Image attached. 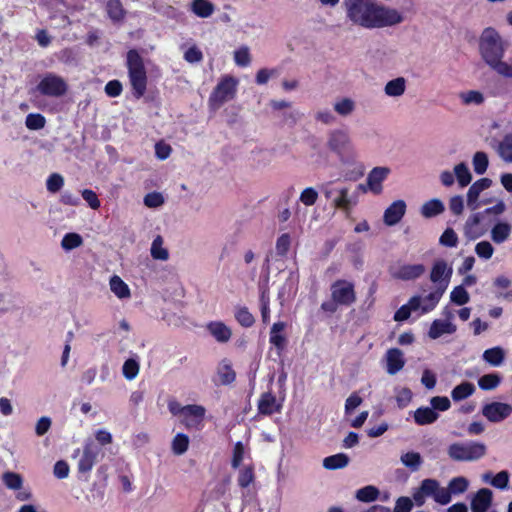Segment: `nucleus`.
Returning a JSON list of instances; mask_svg holds the SVG:
<instances>
[{"label":"nucleus","mask_w":512,"mask_h":512,"mask_svg":"<svg viewBox=\"0 0 512 512\" xmlns=\"http://www.w3.org/2000/svg\"><path fill=\"white\" fill-rule=\"evenodd\" d=\"M343 6L347 20L364 29L394 27L405 20L400 10L379 4L375 0H343Z\"/></svg>","instance_id":"1"},{"label":"nucleus","mask_w":512,"mask_h":512,"mask_svg":"<svg viewBox=\"0 0 512 512\" xmlns=\"http://www.w3.org/2000/svg\"><path fill=\"white\" fill-rule=\"evenodd\" d=\"M478 46L486 65L499 76L512 79V64L504 60L507 45L498 30L494 27L484 28L479 36Z\"/></svg>","instance_id":"2"},{"label":"nucleus","mask_w":512,"mask_h":512,"mask_svg":"<svg viewBox=\"0 0 512 512\" xmlns=\"http://www.w3.org/2000/svg\"><path fill=\"white\" fill-rule=\"evenodd\" d=\"M326 145L337 156L343 168L352 167L359 176L363 174V166L358 161V150L347 131L333 130L328 136Z\"/></svg>","instance_id":"3"},{"label":"nucleus","mask_w":512,"mask_h":512,"mask_svg":"<svg viewBox=\"0 0 512 512\" xmlns=\"http://www.w3.org/2000/svg\"><path fill=\"white\" fill-rule=\"evenodd\" d=\"M127 68L133 94L140 98L146 92L147 74L143 60L137 51L130 50L127 53Z\"/></svg>","instance_id":"4"},{"label":"nucleus","mask_w":512,"mask_h":512,"mask_svg":"<svg viewBox=\"0 0 512 512\" xmlns=\"http://www.w3.org/2000/svg\"><path fill=\"white\" fill-rule=\"evenodd\" d=\"M412 496L417 506H423L428 497H431L440 505L450 503V497L446 492V488L441 486L439 481L432 478L424 479L420 486L414 490Z\"/></svg>","instance_id":"5"},{"label":"nucleus","mask_w":512,"mask_h":512,"mask_svg":"<svg viewBox=\"0 0 512 512\" xmlns=\"http://www.w3.org/2000/svg\"><path fill=\"white\" fill-rule=\"evenodd\" d=\"M447 454L453 461L472 462L484 457L486 446L475 441L455 442L448 446Z\"/></svg>","instance_id":"6"},{"label":"nucleus","mask_w":512,"mask_h":512,"mask_svg":"<svg viewBox=\"0 0 512 512\" xmlns=\"http://www.w3.org/2000/svg\"><path fill=\"white\" fill-rule=\"evenodd\" d=\"M238 80L232 76H224L209 97V106L216 110L236 95Z\"/></svg>","instance_id":"7"},{"label":"nucleus","mask_w":512,"mask_h":512,"mask_svg":"<svg viewBox=\"0 0 512 512\" xmlns=\"http://www.w3.org/2000/svg\"><path fill=\"white\" fill-rule=\"evenodd\" d=\"M67 88V83L62 77L47 73L39 79L36 91L44 96L60 97L67 92Z\"/></svg>","instance_id":"8"},{"label":"nucleus","mask_w":512,"mask_h":512,"mask_svg":"<svg viewBox=\"0 0 512 512\" xmlns=\"http://www.w3.org/2000/svg\"><path fill=\"white\" fill-rule=\"evenodd\" d=\"M99 453L100 449L95 444V442L92 440H87L82 452H80V450H76L74 452V457L79 455L77 463L78 470L82 473L90 472L97 461Z\"/></svg>","instance_id":"9"},{"label":"nucleus","mask_w":512,"mask_h":512,"mask_svg":"<svg viewBox=\"0 0 512 512\" xmlns=\"http://www.w3.org/2000/svg\"><path fill=\"white\" fill-rule=\"evenodd\" d=\"M491 186V179L480 178L469 187L466 194V202L470 210L475 211L489 202L488 200H481L480 196L483 191L489 189Z\"/></svg>","instance_id":"10"},{"label":"nucleus","mask_w":512,"mask_h":512,"mask_svg":"<svg viewBox=\"0 0 512 512\" xmlns=\"http://www.w3.org/2000/svg\"><path fill=\"white\" fill-rule=\"evenodd\" d=\"M452 273L453 268L446 261H435L430 272V280L437 284L435 290H443L444 293L449 285Z\"/></svg>","instance_id":"11"},{"label":"nucleus","mask_w":512,"mask_h":512,"mask_svg":"<svg viewBox=\"0 0 512 512\" xmlns=\"http://www.w3.org/2000/svg\"><path fill=\"white\" fill-rule=\"evenodd\" d=\"M512 414V405L504 402H491L482 407V415L490 422L499 423Z\"/></svg>","instance_id":"12"},{"label":"nucleus","mask_w":512,"mask_h":512,"mask_svg":"<svg viewBox=\"0 0 512 512\" xmlns=\"http://www.w3.org/2000/svg\"><path fill=\"white\" fill-rule=\"evenodd\" d=\"M333 300L342 305H349L355 301L354 285L346 280L336 281L331 287Z\"/></svg>","instance_id":"13"},{"label":"nucleus","mask_w":512,"mask_h":512,"mask_svg":"<svg viewBox=\"0 0 512 512\" xmlns=\"http://www.w3.org/2000/svg\"><path fill=\"white\" fill-rule=\"evenodd\" d=\"M205 414L206 409L201 405H186L181 422L187 429L198 430L203 427Z\"/></svg>","instance_id":"14"},{"label":"nucleus","mask_w":512,"mask_h":512,"mask_svg":"<svg viewBox=\"0 0 512 512\" xmlns=\"http://www.w3.org/2000/svg\"><path fill=\"white\" fill-rule=\"evenodd\" d=\"M425 266L420 263L416 264H400L391 270V275L394 279L410 281L421 277L425 273Z\"/></svg>","instance_id":"15"},{"label":"nucleus","mask_w":512,"mask_h":512,"mask_svg":"<svg viewBox=\"0 0 512 512\" xmlns=\"http://www.w3.org/2000/svg\"><path fill=\"white\" fill-rule=\"evenodd\" d=\"M452 315L446 319H435L432 321L429 330L428 337L432 340H436L444 335L454 334L457 330V326L452 321Z\"/></svg>","instance_id":"16"},{"label":"nucleus","mask_w":512,"mask_h":512,"mask_svg":"<svg viewBox=\"0 0 512 512\" xmlns=\"http://www.w3.org/2000/svg\"><path fill=\"white\" fill-rule=\"evenodd\" d=\"M391 170L389 167L378 166L373 168L366 179L367 190L373 194H380L382 192V183L388 177Z\"/></svg>","instance_id":"17"},{"label":"nucleus","mask_w":512,"mask_h":512,"mask_svg":"<svg viewBox=\"0 0 512 512\" xmlns=\"http://www.w3.org/2000/svg\"><path fill=\"white\" fill-rule=\"evenodd\" d=\"M407 205L404 200L393 201L383 213V222L387 226L397 225L406 213Z\"/></svg>","instance_id":"18"},{"label":"nucleus","mask_w":512,"mask_h":512,"mask_svg":"<svg viewBox=\"0 0 512 512\" xmlns=\"http://www.w3.org/2000/svg\"><path fill=\"white\" fill-rule=\"evenodd\" d=\"M205 329L210 336L218 343H227L231 340L233 331L230 326L220 320L210 321Z\"/></svg>","instance_id":"19"},{"label":"nucleus","mask_w":512,"mask_h":512,"mask_svg":"<svg viewBox=\"0 0 512 512\" xmlns=\"http://www.w3.org/2000/svg\"><path fill=\"white\" fill-rule=\"evenodd\" d=\"M442 296L443 290H434L425 296L414 295L412 297L416 299L418 314L424 315L436 308Z\"/></svg>","instance_id":"20"},{"label":"nucleus","mask_w":512,"mask_h":512,"mask_svg":"<svg viewBox=\"0 0 512 512\" xmlns=\"http://www.w3.org/2000/svg\"><path fill=\"white\" fill-rule=\"evenodd\" d=\"M493 493L487 488L478 490L471 498L472 512H487L492 505Z\"/></svg>","instance_id":"21"},{"label":"nucleus","mask_w":512,"mask_h":512,"mask_svg":"<svg viewBox=\"0 0 512 512\" xmlns=\"http://www.w3.org/2000/svg\"><path fill=\"white\" fill-rule=\"evenodd\" d=\"M512 234V224L505 220L496 221L490 230V238L495 244L508 241Z\"/></svg>","instance_id":"22"},{"label":"nucleus","mask_w":512,"mask_h":512,"mask_svg":"<svg viewBox=\"0 0 512 512\" xmlns=\"http://www.w3.org/2000/svg\"><path fill=\"white\" fill-rule=\"evenodd\" d=\"M386 371L390 375H395L401 371L405 365L403 352L398 348H391L386 352Z\"/></svg>","instance_id":"23"},{"label":"nucleus","mask_w":512,"mask_h":512,"mask_svg":"<svg viewBox=\"0 0 512 512\" xmlns=\"http://www.w3.org/2000/svg\"><path fill=\"white\" fill-rule=\"evenodd\" d=\"M109 289L112 294L120 301L129 300L132 296L129 285L119 276L112 275L109 278Z\"/></svg>","instance_id":"24"},{"label":"nucleus","mask_w":512,"mask_h":512,"mask_svg":"<svg viewBox=\"0 0 512 512\" xmlns=\"http://www.w3.org/2000/svg\"><path fill=\"white\" fill-rule=\"evenodd\" d=\"M286 324L282 321L275 322L269 333V342L273 345L279 353H281L287 344L285 335Z\"/></svg>","instance_id":"25"},{"label":"nucleus","mask_w":512,"mask_h":512,"mask_svg":"<svg viewBox=\"0 0 512 512\" xmlns=\"http://www.w3.org/2000/svg\"><path fill=\"white\" fill-rule=\"evenodd\" d=\"M298 283H299V274L297 272L291 271L283 286L281 287L278 297L283 304L285 301L292 299L298 289Z\"/></svg>","instance_id":"26"},{"label":"nucleus","mask_w":512,"mask_h":512,"mask_svg":"<svg viewBox=\"0 0 512 512\" xmlns=\"http://www.w3.org/2000/svg\"><path fill=\"white\" fill-rule=\"evenodd\" d=\"M282 403L272 393H264L258 401V410L261 414L271 415L280 411Z\"/></svg>","instance_id":"27"},{"label":"nucleus","mask_w":512,"mask_h":512,"mask_svg":"<svg viewBox=\"0 0 512 512\" xmlns=\"http://www.w3.org/2000/svg\"><path fill=\"white\" fill-rule=\"evenodd\" d=\"M407 81L404 77H397L388 81L384 86V93L388 97L399 98L404 95Z\"/></svg>","instance_id":"28"},{"label":"nucleus","mask_w":512,"mask_h":512,"mask_svg":"<svg viewBox=\"0 0 512 512\" xmlns=\"http://www.w3.org/2000/svg\"><path fill=\"white\" fill-rule=\"evenodd\" d=\"M333 109L339 116L348 117L356 110V103L350 97H340L334 101Z\"/></svg>","instance_id":"29"},{"label":"nucleus","mask_w":512,"mask_h":512,"mask_svg":"<svg viewBox=\"0 0 512 512\" xmlns=\"http://www.w3.org/2000/svg\"><path fill=\"white\" fill-rule=\"evenodd\" d=\"M483 360L493 367H499L503 364L505 359V351L500 346H495L486 349L482 354Z\"/></svg>","instance_id":"30"},{"label":"nucleus","mask_w":512,"mask_h":512,"mask_svg":"<svg viewBox=\"0 0 512 512\" xmlns=\"http://www.w3.org/2000/svg\"><path fill=\"white\" fill-rule=\"evenodd\" d=\"M453 174L455 181L458 183L460 188L468 186L472 181V174L465 162L457 163L453 167Z\"/></svg>","instance_id":"31"},{"label":"nucleus","mask_w":512,"mask_h":512,"mask_svg":"<svg viewBox=\"0 0 512 512\" xmlns=\"http://www.w3.org/2000/svg\"><path fill=\"white\" fill-rule=\"evenodd\" d=\"M445 488L451 501L452 496L461 495L468 490L469 481L463 476L454 477L448 482V485Z\"/></svg>","instance_id":"32"},{"label":"nucleus","mask_w":512,"mask_h":512,"mask_svg":"<svg viewBox=\"0 0 512 512\" xmlns=\"http://www.w3.org/2000/svg\"><path fill=\"white\" fill-rule=\"evenodd\" d=\"M217 375L221 384L228 385L234 382L236 374L228 359H224L218 364Z\"/></svg>","instance_id":"33"},{"label":"nucleus","mask_w":512,"mask_h":512,"mask_svg":"<svg viewBox=\"0 0 512 512\" xmlns=\"http://www.w3.org/2000/svg\"><path fill=\"white\" fill-rule=\"evenodd\" d=\"M150 255L157 261H167L169 259V251L164 245V240L160 235L153 239L150 246Z\"/></svg>","instance_id":"34"},{"label":"nucleus","mask_w":512,"mask_h":512,"mask_svg":"<svg viewBox=\"0 0 512 512\" xmlns=\"http://www.w3.org/2000/svg\"><path fill=\"white\" fill-rule=\"evenodd\" d=\"M444 209V203L438 198H433L421 206L420 212L423 217L431 218L443 213Z\"/></svg>","instance_id":"35"},{"label":"nucleus","mask_w":512,"mask_h":512,"mask_svg":"<svg viewBox=\"0 0 512 512\" xmlns=\"http://www.w3.org/2000/svg\"><path fill=\"white\" fill-rule=\"evenodd\" d=\"M439 415L431 407H420L414 412V421L418 425H428L434 423Z\"/></svg>","instance_id":"36"},{"label":"nucleus","mask_w":512,"mask_h":512,"mask_svg":"<svg viewBox=\"0 0 512 512\" xmlns=\"http://www.w3.org/2000/svg\"><path fill=\"white\" fill-rule=\"evenodd\" d=\"M481 222V215L479 213L472 214L464 225V234L469 239H476L482 235V232L479 230V225Z\"/></svg>","instance_id":"37"},{"label":"nucleus","mask_w":512,"mask_h":512,"mask_svg":"<svg viewBox=\"0 0 512 512\" xmlns=\"http://www.w3.org/2000/svg\"><path fill=\"white\" fill-rule=\"evenodd\" d=\"M416 303V299L411 297L407 303L403 304L396 310L393 316V320L395 322H404L410 318L412 313H418Z\"/></svg>","instance_id":"38"},{"label":"nucleus","mask_w":512,"mask_h":512,"mask_svg":"<svg viewBox=\"0 0 512 512\" xmlns=\"http://www.w3.org/2000/svg\"><path fill=\"white\" fill-rule=\"evenodd\" d=\"M349 463V457L344 453L328 456L323 460V467L328 470L344 468Z\"/></svg>","instance_id":"39"},{"label":"nucleus","mask_w":512,"mask_h":512,"mask_svg":"<svg viewBox=\"0 0 512 512\" xmlns=\"http://www.w3.org/2000/svg\"><path fill=\"white\" fill-rule=\"evenodd\" d=\"M333 192L335 193V197L333 199L334 206L340 209H348L350 205L348 189L343 187L335 190H327L325 192L326 197H331Z\"/></svg>","instance_id":"40"},{"label":"nucleus","mask_w":512,"mask_h":512,"mask_svg":"<svg viewBox=\"0 0 512 512\" xmlns=\"http://www.w3.org/2000/svg\"><path fill=\"white\" fill-rule=\"evenodd\" d=\"M380 495L379 489L374 485H367L358 489L355 497L358 501L363 503L373 502L378 499Z\"/></svg>","instance_id":"41"},{"label":"nucleus","mask_w":512,"mask_h":512,"mask_svg":"<svg viewBox=\"0 0 512 512\" xmlns=\"http://www.w3.org/2000/svg\"><path fill=\"white\" fill-rule=\"evenodd\" d=\"M400 462L411 471H417L422 465V457L418 452L408 451L400 456Z\"/></svg>","instance_id":"42"},{"label":"nucleus","mask_w":512,"mask_h":512,"mask_svg":"<svg viewBox=\"0 0 512 512\" xmlns=\"http://www.w3.org/2000/svg\"><path fill=\"white\" fill-rule=\"evenodd\" d=\"M475 392V386L470 382H462L455 386L451 391V397L454 401H461L470 397Z\"/></svg>","instance_id":"43"},{"label":"nucleus","mask_w":512,"mask_h":512,"mask_svg":"<svg viewBox=\"0 0 512 512\" xmlns=\"http://www.w3.org/2000/svg\"><path fill=\"white\" fill-rule=\"evenodd\" d=\"M255 481L254 467L247 465L239 469L237 482L241 488L251 486Z\"/></svg>","instance_id":"44"},{"label":"nucleus","mask_w":512,"mask_h":512,"mask_svg":"<svg viewBox=\"0 0 512 512\" xmlns=\"http://www.w3.org/2000/svg\"><path fill=\"white\" fill-rule=\"evenodd\" d=\"M190 439L184 433H177L171 442V449L175 455L184 454L189 447Z\"/></svg>","instance_id":"45"},{"label":"nucleus","mask_w":512,"mask_h":512,"mask_svg":"<svg viewBox=\"0 0 512 512\" xmlns=\"http://www.w3.org/2000/svg\"><path fill=\"white\" fill-rule=\"evenodd\" d=\"M83 245V238L75 232L66 233L61 240V248L65 251H71Z\"/></svg>","instance_id":"46"},{"label":"nucleus","mask_w":512,"mask_h":512,"mask_svg":"<svg viewBox=\"0 0 512 512\" xmlns=\"http://www.w3.org/2000/svg\"><path fill=\"white\" fill-rule=\"evenodd\" d=\"M249 457V449L242 442H237L234 445L232 453V466L234 468L240 467L243 461Z\"/></svg>","instance_id":"47"},{"label":"nucleus","mask_w":512,"mask_h":512,"mask_svg":"<svg viewBox=\"0 0 512 512\" xmlns=\"http://www.w3.org/2000/svg\"><path fill=\"white\" fill-rule=\"evenodd\" d=\"M139 370L140 364L135 358L127 359L122 367L123 376L129 381L134 380L138 376Z\"/></svg>","instance_id":"48"},{"label":"nucleus","mask_w":512,"mask_h":512,"mask_svg":"<svg viewBox=\"0 0 512 512\" xmlns=\"http://www.w3.org/2000/svg\"><path fill=\"white\" fill-rule=\"evenodd\" d=\"M2 481L8 489L13 491L20 490L23 487V478L15 472H5Z\"/></svg>","instance_id":"49"},{"label":"nucleus","mask_w":512,"mask_h":512,"mask_svg":"<svg viewBox=\"0 0 512 512\" xmlns=\"http://www.w3.org/2000/svg\"><path fill=\"white\" fill-rule=\"evenodd\" d=\"M472 164L474 172L477 175H482L487 171L489 160L486 153L478 151L473 155Z\"/></svg>","instance_id":"50"},{"label":"nucleus","mask_w":512,"mask_h":512,"mask_svg":"<svg viewBox=\"0 0 512 512\" xmlns=\"http://www.w3.org/2000/svg\"><path fill=\"white\" fill-rule=\"evenodd\" d=\"M462 103L466 105H480L485 101V97L482 92L478 90H468L460 93L459 95Z\"/></svg>","instance_id":"51"},{"label":"nucleus","mask_w":512,"mask_h":512,"mask_svg":"<svg viewBox=\"0 0 512 512\" xmlns=\"http://www.w3.org/2000/svg\"><path fill=\"white\" fill-rule=\"evenodd\" d=\"M470 296L463 286H456L450 292V301L456 305L462 306L469 302Z\"/></svg>","instance_id":"52"},{"label":"nucleus","mask_w":512,"mask_h":512,"mask_svg":"<svg viewBox=\"0 0 512 512\" xmlns=\"http://www.w3.org/2000/svg\"><path fill=\"white\" fill-rule=\"evenodd\" d=\"M474 251L480 259L489 260L492 258L495 249L491 242L482 240L475 245Z\"/></svg>","instance_id":"53"},{"label":"nucleus","mask_w":512,"mask_h":512,"mask_svg":"<svg viewBox=\"0 0 512 512\" xmlns=\"http://www.w3.org/2000/svg\"><path fill=\"white\" fill-rule=\"evenodd\" d=\"M501 378L496 373L486 374L479 378L478 385L482 390H493L499 386Z\"/></svg>","instance_id":"54"},{"label":"nucleus","mask_w":512,"mask_h":512,"mask_svg":"<svg viewBox=\"0 0 512 512\" xmlns=\"http://www.w3.org/2000/svg\"><path fill=\"white\" fill-rule=\"evenodd\" d=\"M192 11L199 17L206 18L213 12V6L206 0H195L192 3Z\"/></svg>","instance_id":"55"},{"label":"nucleus","mask_w":512,"mask_h":512,"mask_svg":"<svg viewBox=\"0 0 512 512\" xmlns=\"http://www.w3.org/2000/svg\"><path fill=\"white\" fill-rule=\"evenodd\" d=\"M233 59L237 66L247 67L251 63V55L248 47H240L233 53Z\"/></svg>","instance_id":"56"},{"label":"nucleus","mask_w":512,"mask_h":512,"mask_svg":"<svg viewBox=\"0 0 512 512\" xmlns=\"http://www.w3.org/2000/svg\"><path fill=\"white\" fill-rule=\"evenodd\" d=\"M143 202L148 208H158L164 204L165 197L162 193L153 191L144 196Z\"/></svg>","instance_id":"57"},{"label":"nucleus","mask_w":512,"mask_h":512,"mask_svg":"<svg viewBox=\"0 0 512 512\" xmlns=\"http://www.w3.org/2000/svg\"><path fill=\"white\" fill-rule=\"evenodd\" d=\"M442 246L454 248L458 245V235L452 228H447L439 238Z\"/></svg>","instance_id":"58"},{"label":"nucleus","mask_w":512,"mask_h":512,"mask_svg":"<svg viewBox=\"0 0 512 512\" xmlns=\"http://www.w3.org/2000/svg\"><path fill=\"white\" fill-rule=\"evenodd\" d=\"M235 319L237 320V322L240 325H242L244 327H250L255 322V319H254L253 315L245 307L238 308L235 311Z\"/></svg>","instance_id":"59"},{"label":"nucleus","mask_w":512,"mask_h":512,"mask_svg":"<svg viewBox=\"0 0 512 512\" xmlns=\"http://www.w3.org/2000/svg\"><path fill=\"white\" fill-rule=\"evenodd\" d=\"M46 120L44 116L38 113L28 114L26 117V127L30 130H39L45 126Z\"/></svg>","instance_id":"60"},{"label":"nucleus","mask_w":512,"mask_h":512,"mask_svg":"<svg viewBox=\"0 0 512 512\" xmlns=\"http://www.w3.org/2000/svg\"><path fill=\"white\" fill-rule=\"evenodd\" d=\"M64 185V178L58 174H51L46 180V188L50 193H56L62 189Z\"/></svg>","instance_id":"61"},{"label":"nucleus","mask_w":512,"mask_h":512,"mask_svg":"<svg viewBox=\"0 0 512 512\" xmlns=\"http://www.w3.org/2000/svg\"><path fill=\"white\" fill-rule=\"evenodd\" d=\"M318 199V192L313 187H307L300 193L299 200L305 206H312Z\"/></svg>","instance_id":"62"},{"label":"nucleus","mask_w":512,"mask_h":512,"mask_svg":"<svg viewBox=\"0 0 512 512\" xmlns=\"http://www.w3.org/2000/svg\"><path fill=\"white\" fill-rule=\"evenodd\" d=\"M395 393V399L399 408L406 407L412 400V392L408 388H398Z\"/></svg>","instance_id":"63"},{"label":"nucleus","mask_w":512,"mask_h":512,"mask_svg":"<svg viewBox=\"0 0 512 512\" xmlns=\"http://www.w3.org/2000/svg\"><path fill=\"white\" fill-rule=\"evenodd\" d=\"M490 484L500 490H504L509 484V473L507 471H500L490 481Z\"/></svg>","instance_id":"64"}]
</instances>
